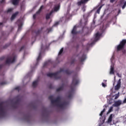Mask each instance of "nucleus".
Returning a JSON list of instances; mask_svg holds the SVG:
<instances>
[{"label":"nucleus","instance_id":"nucleus-19","mask_svg":"<svg viewBox=\"0 0 126 126\" xmlns=\"http://www.w3.org/2000/svg\"><path fill=\"white\" fill-rule=\"evenodd\" d=\"M37 84H38V81H35L32 83V86H33V87H36Z\"/></svg>","mask_w":126,"mask_h":126},{"label":"nucleus","instance_id":"nucleus-35","mask_svg":"<svg viewBox=\"0 0 126 126\" xmlns=\"http://www.w3.org/2000/svg\"><path fill=\"white\" fill-rule=\"evenodd\" d=\"M15 89H16V90H18V89H19V87H17V88H15Z\"/></svg>","mask_w":126,"mask_h":126},{"label":"nucleus","instance_id":"nucleus-1","mask_svg":"<svg viewBox=\"0 0 126 126\" xmlns=\"http://www.w3.org/2000/svg\"><path fill=\"white\" fill-rule=\"evenodd\" d=\"M49 99L51 101L52 104H56L58 105V106H59V107H63V103H62V101H61V98L58 97L56 99L54 100V96H49Z\"/></svg>","mask_w":126,"mask_h":126},{"label":"nucleus","instance_id":"nucleus-7","mask_svg":"<svg viewBox=\"0 0 126 126\" xmlns=\"http://www.w3.org/2000/svg\"><path fill=\"white\" fill-rule=\"evenodd\" d=\"M89 0H81L80 1H78L77 3V5L78 6H80V5H82L83 4H85V3H87V2L89 1Z\"/></svg>","mask_w":126,"mask_h":126},{"label":"nucleus","instance_id":"nucleus-9","mask_svg":"<svg viewBox=\"0 0 126 126\" xmlns=\"http://www.w3.org/2000/svg\"><path fill=\"white\" fill-rule=\"evenodd\" d=\"M79 82V81H78V80H77V79L74 78L72 80V85L73 86H75V85H77V84H78Z\"/></svg>","mask_w":126,"mask_h":126},{"label":"nucleus","instance_id":"nucleus-43","mask_svg":"<svg viewBox=\"0 0 126 126\" xmlns=\"http://www.w3.org/2000/svg\"><path fill=\"white\" fill-rule=\"evenodd\" d=\"M113 85H115V83H113Z\"/></svg>","mask_w":126,"mask_h":126},{"label":"nucleus","instance_id":"nucleus-36","mask_svg":"<svg viewBox=\"0 0 126 126\" xmlns=\"http://www.w3.org/2000/svg\"><path fill=\"white\" fill-rule=\"evenodd\" d=\"M19 29H20V25H19L18 30H19Z\"/></svg>","mask_w":126,"mask_h":126},{"label":"nucleus","instance_id":"nucleus-13","mask_svg":"<svg viewBox=\"0 0 126 126\" xmlns=\"http://www.w3.org/2000/svg\"><path fill=\"white\" fill-rule=\"evenodd\" d=\"M110 74H115V72L114 71V64H112L110 66Z\"/></svg>","mask_w":126,"mask_h":126},{"label":"nucleus","instance_id":"nucleus-24","mask_svg":"<svg viewBox=\"0 0 126 126\" xmlns=\"http://www.w3.org/2000/svg\"><path fill=\"white\" fill-rule=\"evenodd\" d=\"M63 87H61L59 88V89H58L57 90V92L61 91V90H63Z\"/></svg>","mask_w":126,"mask_h":126},{"label":"nucleus","instance_id":"nucleus-8","mask_svg":"<svg viewBox=\"0 0 126 126\" xmlns=\"http://www.w3.org/2000/svg\"><path fill=\"white\" fill-rule=\"evenodd\" d=\"M120 5H123L122 6L123 9H124V8H126V1L125 0H120Z\"/></svg>","mask_w":126,"mask_h":126},{"label":"nucleus","instance_id":"nucleus-14","mask_svg":"<svg viewBox=\"0 0 126 126\" xmlns=\"http://www.w3.org/2000/svg\"><path fill=\"white\" fill-rule=\"evenodd\" d=\"M113 117H115V115L113 114H111L108 119L107 123H111Z\"/></svg>","mask_w":126,"mask_h":126},{"label":"nucleus","instance_id":"nucleus-23","mask_svg":"<svg viewBox=\"0 0 126 126\" xmlns=\"http://www.w3.org/2000/svg\"><path fill=\"white\" fill-rule=\"evenodd\" d=\"M101 8H102V6H100L98 9L97 10V13H100V10H101Z\"/></svg>","mask_w":126,"mask_h":126},{"label":"nucleus","instance_id":"nucleus-42","mask_svg":"<svg viewBox=\"0 0 126 126\" xmlns=\"http://www.w3.org/2000/svg\"><path fill=\"white\" fill-rule=\"evenodd\" d=\"M109 104H112V102H109Z\"/></svg>","mask_w":126,"mask_h":126},{"label":"nucleus","instance_id":"nucleus-41","mask_svg":"<svg viewBox=\"0 0 126 126\" xmlns=\"http://www.w3.org/2000/svg\"><path fill=\"white\" fill-rule=\"evenodd\" d=\"M104 81H105V82H106L107 81V80H104Z\"/></svg>","mask_w":126,"mask_h":126},{"label":"nucleus","instance_id":"nucleus-28","mask_svg":"<svg viewBox=\"0 0 126 126\" xmlns=\"http://www.w3.org/2000/svg\"><path fill=\"white\" fill-rule=\"evenodd\" d=\"M86 6H83V7L82 8V10H83V11L84 12V11H85V8H86Z\"/></svg>","mask_w":126,"mask_h":126},{"label":"nucleus","instance_id":"nucleus-16","mask_svg":"<svg viewBox=\"0 0 126 126\" xmlns=\"http://www.w3.org/2000/svg\"><path fill=\"white\" fill-rule=\"evenodd\" d=\"M19 1V0H12V2L14 5H16L17 4H18Z\"/></svg>","mask_w":126,"mask_h":126},{"label":"nucleus","instance_id":"nucleus-21","mask_svg":"<svg viewBox=\"0 0 126 126\" xmlns=\"http://www.w3.org/2000/svg\"><path fill=\"white\" fill-rule=\"evenodd\" d=\"M106 111V108H104L103 110L101 112L100 114H99V116L102 117L103 115V113Z\"/></svg>","mask_w":126,"mask_h":126},{"label":"nucleus","instance_id":"nucleus-26","mask_svg":"<svg viewBox=\"0 0 126 126\" xmlns=\"http://www.w3.org/2000/svg\"><path fill=\"white\" fill-rule=\"evenodd\" d=\"M40 59H41V53H39V56L37 59V62H39L40 60Z\"/></svg>","mask_w":126,"mask_h":126},{"label":"nucleus","instance_id":"nucleus-33","mask_svg":"<svg viewBox=\"0 0 126 126\" xmlns=\"http://www.w3.org/2000/svg\"><path fill=\"white\" fill-rule=\"evenodd\" d=\"M116 0H110V2H114Z\"/></svg>","mask_w":126,"mask_h":126},{"label":"nucleus","instance_id":"nucleus-30","mask_svg":"<svg viewBox=\"0 0 126 126\" xmlns=\"http://www.w3.org/2000/svg\"><path fill=\"white\" fill-rule=\"evenodd\" d=\"M102 85L103 87H106V86H107V85L105 84H104V83H102Z\"/></svg>","mask_w":126,"mask_h":126},{"label":"nucleus","instance_id":"nucleus-39","mask_svg":"<svg viewBox=\"0 0 126 126\" xmlns=\"http://www.w3.org/2000/svg\"><path fill=\"white\" fill-rule=\"evenodd\" d=\"M71 95H69V98H71Z\"/></svg>","mask_w":126,"mask_h":126},{"label":"nucleus","instance_id":"nucleus-38","mask_svg":"<svg viewBox=\"0 0 126 126\" xmlns=\"http://www.w3.org/2000/svg\"><path fill=\"white\" fill-rule=\"evenodd\" d=\"M0 25H2V23H0Z\"/></svg>","mask_w":126,"mask_h":126},{"label":"nucleus","instance_id":"nucleus-2","mask_svg":"<svg viewBox=\"0 0 126 126\" xmlns=\"http://www.w3.org/2000/svg\"><path fill=\"white\" fill-rule=\"evenodd\" d=\"M59 9H60V4L55 5L51 12L49 14H47L46 15V19H49L50 16L52 15V13H53V12H57V11H58Z\"/></svg>","mask_w":126,"mask_h":126},{"label":"nucleus","instance_id":"nucleus-34","mask_svg":"<svg viewBox=\"0 0 126 126\" xmlns=\"http://www.w3.org/2000/svg\"><path fill=\"white\" fill-rule=\"evenodd\" d=\"M1 3H2V2H4V0H1Z\"/></svg>","mask_w":126,"mask_h":126},{"label":"nucleus","instance_id":"nucleus-3","mask_svg":"<svg viewBox=\"0 0 126 126\" xmlns=\"http://www.w3.org/2000/svg\"><path fill=\"white\" fill-rule=\"evenodd\" d=\"M126 43V40L124 39L120 42V45L117 46V51H121V50H123L124 49V47Z\"/></svg>","mask_w":126,"mask_h":126},{"label":"nucleus","instance_id":"nucleus-25","mask_svg":"<svg viewBox=\"0 0 126 126\" xmlns=\"http://www.w3.org/2000/svg\"><path fill=\"white\" fill-rule=\"evenodd\" d=\"M63 48H62L60 50V51L59 53V55L60 56V55H62V53H63Z\"/></svg>","mask_w":126,"mask_h":126},{"label":"nucleus","instance_id":"nucleus-17","mask_svg":"<svg viewBox=\"0 0 126 126\" xmlns=\"http://www.w3.org/2000/svg\"><path fill=\"white\" fill-rule=\"evenodd\" d=\"M18 14V12H16L15 14H13L11 17V20H13L14 18L16 17V15Z\"/></svg>","mask_w":126,"mask_h":126},{"label":"nucleus","instance_id":"nucleus-6","mask_svg":"<svg viewBox=\"0 0 126 126\" xmlns=\"http://www.w3.org/2000/svg\"><path fill=\"white\" fill-rule=\"evenodd\" d=\"M123 104V102L121 100H117L114 102V104H113V107H119Z\"/></svg>","mask_w":126,"mask_h":126},{"label":"nucleus","instance_id":"nucleus-44","mask_svg":"<svg viewBox=\"0 0 126 126\" xmlns=\"http://www.w3.org/2000/svg\"><path fill=\"white\" fill-rule=\"evenodd\" d=\"M114 78L115 79V78H116V77H114Z\"/></svg>","mask_w":126,"mask_h":126},{"label":"nucleus","instance_id":"nucleus-15","mask_svg":"<svg viewBox=\"0 0 126 126\" xmlns=\"http://www.w3.org/2000/svg\"><path fill=\"white\" fill-rule=\"evenodd\" d=\"M72 34H73V35H75V34H77V32H76V26H75L73 29V30H72L71 32Z\"/></svg>","mask_w":126,"mask_h":126},{"label":"nucleus","instance_id":"nucleus-37","mask_svg":"<svg viewBox=\"0 0 126 126\" xmlns=\"http://www.w3.org/2000/svg\"><path fill=\"white\" fill-rule=\"evenodd\" d=\"M103 107H104V108H107V106H106V105H104Z\"/></svg>","mask_w":126,"mask_h":126},{"label":"nucleus","instance_id":"nucleus-29","mask_svg":"<svg viewBox=\"0 0 126 126\" xmlns=\"http://www.w3.org/2000/svg\"><path fill=\"white\" fill-rule=\"evenodd\" d=\"M123 104H126V97L124 99L123 102H122Z\"/></svg>","mask_w":126,"mask_h":126},{"label":"nucleus","instance_id":"nucleus-5","mask_svg":"<svg viewBox=\"0 0 126 126\" xmlns=\"http://www.w3.org/2000/svg\"><path fill=\"white\" fill-rule=\"evenodd\" d=\"M121 79H120L118 82L117 85L114 87V89L116 91H118L120 88H121Z\"/></svg>","mask_w":126,"mask_h":126},{"label":"nucleus","instance_id":"nucleus-10","mask_svg":"<svg viewBox=\"0 0 126 126\" xmlns=\"http://www.w3.org/2000/svg\"><path fill=\"white\" fill-rule=\"evenodd\" d=\"M57 73H49L47 74V76H48L49 77H57Z\"/></svg>","mask_w":126,"mask_h":126},{"label":"nucleus","instance_id":"nucleus-12","mask_svg":"<svg viewBox=\"0 0 126 126\" xmlns=\"http://www.w3.org/2000/svg\"><path fill=\"white\" fill-rule=\"evenodd\" d=\"M101 34L97 32L95 35V41H98L99 40L100 37H101Z\"/></svg>","mask_w":126,"mask_h":126},{"label":"nucleus","instance_id":"nucleus-32","mask_svg":"<svg viewBox=\"0 0 126 126\" xmlns=\"http://www.w3.org/2000/svg\"><path fill=\"white\" fill-rule=\"evenodd\" d=\"M59 22L55 23V24H54V26H57V25H58V24H59Z\"/></svg>","mask_w":126,"mask_h":126},{"label":"nucleus","instance_id":"nucleus-4","mask_svg":"<svg viewBox=\"0 0 126 126\" xmlns=\"http://www.w3.org/2000/svg\"><path fill=\"white\" fill-rule=\"evenodd\" d=\"M15 57H12L8 58L6 61V63H14V62H15Z\"/></svg>","mask_w":126,"mask_h":126},{"label":"nucleus","instance_id":"nucleus-27","mask_svg":"<svg viewBox=\"0 0 126 126\" xmlns=\"http://www.w3.org/2000/svg\"><path fill=\"white\" fill-rule=\"evenodd\" d=\"M12 10H13V9H12V8H9V9H8L7 12H11V11H12Z\"/></svg>","mask_w":126,"mask_h":126},{"label":"nucleus","instance_id":"nucleus-11","mask_svg":"<svg viewBox=\"0 0 126 126\" xmlns=\"http://www.w3.org/2000/svg\"><path fill=\"white\" fill-rule=\"evenodd\" d=\"M43 7H44V6L42 5L40 7V9H39V10L37 12H36V14L33 15V19H35V18H36V14H39V13H40V12H41V11L43 9Z\"/></svg>","mask_w":126,"mask_h":126},{"label":"nucleus","instance_id":"nucleus-22","mask_svg":"<svg viewBox=\"0 0 126 126\" xmlns=\"http://www.w3.org/2000/svg\"><path fill=\"white\" fill-rule=\"evenodd\" d=\"M120 94V93L119 92L118 93V94H115V100L118 99V98H119V97H120V94Z\"/></svg>","mask_w":126,"mask_h":126},{"label":"nucleus","instance_id":"nucleus-31","mask_svg":"<svg viewBox=\"0 0 126 126\" xmlns=\"http://www.w3.org/2000/svg\"><path fill=\"white\" fill-rule=\"evenodd\" d=\"M117 75L118 77H122V74H120L119 73H117Z\"/></svg>","mask_w":126,"mask_h":126},{"label":"nucleus","instance_id":"nucleus-40","mask_svg":"<svg viewBox=\"0 0 126 126\" xmlns=\"http://www.w3.org/2000/svg\"><path fill=\"white\" fill-rule=\"evenodd\" d=\"M48 32H51V30H48Z\"/></svg>","mask_w":126,"mask_h":126},{"label":"nucleus","instance_id":"nucleus-20","mask_svg":"<svg viewBox=\"0 0 126 126\" xmlns=\"http://www.w3.org/2000/svg\"><path fill=\"white\" fill-rule=\"evenodd\" d=\"M86 59V56L83 55L82 58L80 59L81 62H83Z\"/></svg>","mask_w":126,"mask_h":126},{"label":"nucleus","instance_id":"nucleus-18","mask_svg":"<svg viewBox=\"0 0 126 126\" xmlns=\"http://www.w3.org/2000/svg\"><path fill=\"white\" fill-rule=\"evenodd\" d=\"M114 108V106L112 105V106L110 107V108H109L108 113H107V115H108V114H110V113H111V112H113V109Z\"/></svg>","mask_w":126,"mask_h":126}]
</instances>
